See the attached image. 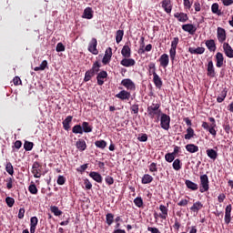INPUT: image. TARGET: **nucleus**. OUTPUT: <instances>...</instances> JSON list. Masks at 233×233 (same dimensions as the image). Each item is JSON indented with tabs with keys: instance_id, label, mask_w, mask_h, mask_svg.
Masks as SVG:
<instances>
[{
	"instance_id": "obj_1",
	"label": "nucleus",
	"mask_w": 233,
	"mask_h": 233,
	"mask_svg": "<svg viewBox=\"0 0 233 233\" xmlns=\"http://www.w3.org/2000/svg\"><path fill=\"white\" fill-rule=\"evenodd\" d=\"M147 116L151 119H154L155 116L159 117L161 116V104L152 103L151 106H147Z\"/></svg>"
},
{
	"instance_id": "obj_2",
	"label": "nucleus",
	"mask_w": 233,
	"mask_h": 233,
	"mask_svg": "<svg viewBox=\"0 0 233 233\" xmlns=\"http://www.w3.org/2000/svg\"><path fill=\"white\" fill-rule=\"evenodd\" d=\"M208 121H210V125H208L207 122H202V128H204V130H208V132H209L213 137H216V136H218V131H216L218 127L216 124V118L211 116L208 118Z\"/></svg>"
},
{
	"instance_id": "obj_3",
	"label": "nucleus",
	"mask_w": 233,
	"mask_h": 233,
	"mask_svg": "<svg viewBox=\"0 0 233 233\" xmlns=\"http://www.w3.org/2000/svg\"><path fill=\"white\" fill-rule=\"evenodd\" d=\"M200 187H199V192L203 194L204 192H208L210 188V181L208 180V176L207 175H201L200 177Z\"/></svg>"
},
{
	"instance_id": "obj_4",
	"label": "nucleus",
	"mask_w": 233,
	"mask_h": 233,
	"mask_svg": "<svg viewBox=\"0 0 233 233\" xmlns=\"http://www.w3.org/2000/svg\"><path fill=\"white\" fill-rule=\"evenodd\" d=\"M160 127L163 128V130L170 129V116L162 113L160 116Z\"/></svg>"
},
{
	"instance_id": "obj_5",
	"label": "nucleus",
	"mask_w": 233,
	"mask_h": 233,
	"mask_svg": "<svg viewBox=\"0 0 233 233\" xmlns=\"http://www.w3.org/2000/svg\"><path fill=\"white\" fill-rule=\"evenodd\" d=\"M160 214L157 215V213L154 214L155 219H157V218H160V219H167L168 218V208L165 205L159 206Z\"/></svg>"
},
{
	"instance_id": "obj_6",
	"label": "nucleus",
	"mask_w": 233,
	"mask_h": 233,
	"mask_svg": "<svg viewBox=\"0 0 233 233\" xmlns=\"http://www.w3.org/2000/svg\"><path fill=\"white\" fill-rule=\"evenodd\" d=\"M87 50H88V52L93 54V56H97V54H99V50H97V39L96 38L91 39V41L89 42Z\"/></svg>"
},
{
	"instance_id": "obj_7",
	"label": "nucleus",
	"mask_w": 233,
	"mask_h": 233,
	"mask_svg": "<svg viewBox=\"0 0 233 233\" xmlns=\"http://www.w3.org/2000/svg\"><path fill=\"white\" fill-rule=\"evenodd\" d=\"M224 221L226 225H230V221H232V205L231 204H228L225 208Z\"/></svg>"
},
{
	"instance_id": "obj_8",
	"label": "nucleus",
	"mask_w": 233,
	"mask_h": 233,
	"mask_svg": "<svg viewBox=\"0 0 233 233\" xmlns=\"http://www.w3.org/2000/svg\"><path fill=\"white\" fill-rule=\"evenodd\" d=\"M217 37L218 43H225L227 41V31L223 27L217 28Z\"/></svg>"
},
{
	"instance_id": "obj_9",
	"label": "nucleus",
	"mask_w": 233,
	"mask_h": 233,
	"mask_svg": "<svg viewBox=\"0 0 233 233\" xmlns=\"http://www.w3.org/2000/svg\"><path fill=\"white\" fill-rule=\"evenodd\" d=\"M106 77H108V73H106V71H105V70L100 71L97 74L96 83H97L98 86H103V85H105V79H106Z\"/></svg>"
},
{
	"instance_id": "obj_10",
	"label": "nucleus",
	"mask_w": 233,
	"mask_h": 233,
	"mask_svg": "<svg viewBox=\"0 0 233 233\" xmlns=\"http://www.w3.org/2000/svg\"><path fill=\"white\" fill-rule=\"evenodd\" d=\"M121 85L127 90H136V84L130 78H125L121 81Z\"/></svg>"
},
{
	"instance_id": "obj_11",
	"label": "nucleus",
	"mask_w": 233,
	"mask_h": 233,
	"mask_svg": "<svg viewBox=\"0 0 233 233\" xmlns=\"http://www.w3.org/2000/svg\"><path fill=\"white\" fill-rule=\"evenodd\" d=\"M32 174L34 175V177L39 178L41 177V164L37 161L34 162L32 167Z\"/></svg>"
},
{
	"instance_id": "obj_12",
	"label": "nucleus",
	"mask_w": 233,
	"mask_h": 233,
	"mask_svg": "<svg viewBox=\"0 0 233 233\" xmlns=\"http://www.w3.org/2000/svg\"><path fill=\"white\" fill-rule=\"evenodd\" d=\"M120 65L122 66H126L127 68H130V66H136V60L130 57H124L120 61Z\"/></svg>"
},
{
	"instance_id": "obj_13",
	"label": "nucleus",
	"mask_w": 233,
	"mask_h": 233,
	"mask_svg": "<svg viewBox=\"0 0 233 233\" xmlns=\"http://www.w3.org/2000/svg\"><path fill=\"white\" fill-rule=\"evenodd\" d=\"M207 76L208 77H216V68L212 60H209L208 63Z\"/></svg>"
},
{
	"instance_id": "obj_14",
	"label": "nucleus",
	"mask_w": 233,
	"mask_h": 233,
	"mask_svg": "<svg viewBox=\"0 0 233 233\" xmlns=\"http://www.w3.org/2000/svg\"><path fill=\"white\" fill-rule=\"evenodd\" d=\"M110 61H112V47H108L105 51V56L102 59V63H103V65H108V63H110Z\"/></svg>"
},
{
	"instance_id": "obj_15",
	"label": "nucleus",
	"mask_w": 233,
	"mask_h": 233,
	"mask_svg": "<svg viewBox=\"0 0 233 233\" xmlns=\"http://www.w3.org/2000/svg\"><path fill=\"white\" fill-rule=\"evenodd\" d=\"M182 30H184V32H188L190 35H194L198 30V27L192 24H186L182 25Z\"/></svg>"
},
{
	"instance_id": "obj_16",
	"label": "nucleus",
	"mask_w": 233,
	"mask_h": 233,
	"mask_svg": "<svg viewBox=\"0 0 233 233\" xmlns=\"http://www.w3.org/2000/svg\"><path fill=\"white\" fill-rule=\"evenodd\" d=\"M130 92L127 90H122L115 96V97H116L117 99H121V101H128V99H130Z\"/></svg>"
},
{
	"instance_id": "obj_17",
	"label": "nucleus",
	"mask_w": 233,
	"mask_h": 233,
	"mask_svg": "<svg viewBox=\"0 0 233 233\" xmlns=\"http://www.w3.org/2000/svg\"><path fill=\"white\" fill-rule=\"evenodd\" d=\"M162 8L166 12V14H171L172 12V1L171 0H163L161 2Z\"/></svg>"
},
{
	"instance_id": "obj_18",
	"label": "nucleus",
	"mask_w": 233,
	"mask_h": 233,
	"mask_svg": "<svg viewBox=\"0 0 233 233\" xmlns=\"http://www.w3.org/2000/svg\"><path fill=\"white\" fill-rule=\"evenodd\" d=\"M158 61L160 63V66H162L163 68H167V66H168V64L170 63V58L167 54H163L162 56H160Z\"/></svg>"
},
{
	"instance_id": "obj_19",
	"label": "nucleus",
	"mask_w": 233,
	"mask_h": 233,
	"mask_svg": "<svg viewBox=\"0 0 233 233\" xmlns=\"http://www.w3.org/2000/svg\"><path fill=\"white\" fill-rule=\"evenodd\" d=\"M174 17L177 19L179 23H187V21H188V15H187V13H175Z\"/></svg>"
},
{
	"instance_id": "obj_20",
	"label": "nucleus",
	"mask_w": 233,
	"mask_h": 233,
	"mask_svg": "<svg viewBox=\"0 0 233 233\" xmlns=\"http://www.w3.org/2000/svg\"><path fill=\"white\" fill-rule=\"evenodd\" d=\"M153 83L157 88L161 89V87L163 86V80L161 79L159 75H157V73H154L153 75Z\"/></svg>"
},
{
	"instance_id": "obj_21",
	"label": "nucleus",
	"mask_w": 233,
	"mask_h": 233,
	"mask_svg": "<svg viewBox=\"0 0 233 233\" xmlns=\"http://www.w3.org/2000/svg\"><path fill=\"white\" fill-rule=\"evenodd\" d=\"M223 49H224V52H225L227 57H229L230 59H232V57H233V49H232V46H230V44L224 43L223 44Z\"/></svg>"
},
{
	"instance_id": "obj_22",
	"label": "nucleus",
	"mask_w": 233,
	"mask_h": 233,
	"mask_svg": "<svg viewBox=\"0 0 233 233\" xmlns=\"http://www.w3.org/2000/svg\"><path fill=\"white\" fill-rule=\"evenodd\" d=\"M76 147L77 150H79V152H85V150H86V142L85 141V139L79 138L76 142Z\"/></svg>"
},
{
	"instance_id": "obj_23",
	"label": "nucleus",
	"mask_w": 233,
	"mask_h": 233,
	"mask_svg": "<svg viewBox=\"0 0 233 233\" xmlns=\"http://www.w3.org/2000/svg\"><path fill=\"white\" fill-rule=\"evenodd\" d=\"M121 55L123 56V57H131L132 49H130V46L126 44L121 50Z\"/></svg>"
},
{
	"instance_id": "obj_24",
	"label": "nucleus",
	"mask_w": 233,
	"mask_h": 233,
	"mask_svg": "<svg viewBox=\"0 0 233 233\" xmlns=\"http://www.w3.org/2000/svg\"><path fill=\"white\" fill-rule=\"evenodd\" d=\"M188 52L191 55L201 56V54H205V47H189Z\"/></svg>"
},
{
	"instance_id": "obj_25",
	"label": "nucleus",
	"mask_w": 233,
	"mask_h": 233,
	"mask_svg": "<svg viewBox=\"0 0 233 233\" xmlns=\"http://www.w3.org/2000/svg\"><path fill=\"white\" fill-rule=\"evenodd\" d=\"M216 66L217 68H221L223 66V61H225V57L223 56V53L218 52L216 54Z\"/></svg>"
},
{
	"instance_id": "obj_26",
	"label": "nucleus",
	"mask_w": 233,
	"mask_h": 233,
	"mask_svg": "<svg viewBox=\"0 0 233 233\" xmlns=\"http://www.w3.org/2000/svg\"><path fill=\"white\" fill-rule=\"evenodd\" d=\"M82 17L84 19H92V17H94V11L92 10V7H86L84 10Z\"/></svg>"
},
{
	"instance_id": "obj_27",
	"label": "nucleus",
	"mask_w": 233,
	"mask_h": 233,
	"mask_svg": "<svg viewBox=\"0 0 233 233\" xmlns=\"http://www.w3.org/2000/svg\"><path fill=\"white\" fill-rule=\"evenodd\" d=\"M227 94H228V89L227 87L223 88L218 96L217 97V103H223L225 98L227 97Z\"/></svg>"
},
{
	"instance_id": "obj_28",
	"label": "nucleus",
	"mask_w": 233,
	"mask_h": 233,
	"mask_svg": "<svg viewBox=\"0 0 233 233\" xmlns=\"http://www.w3.org/2000/svg\"><path fill=\"white\" fill-rule=\"evenodd\" d=\"M89 176L92 177V179H94V181H96V183H103V177L101 174L92 171L89 173Z\"/></svg>"
},
{
	"instance_id": "obj_29",
	"label": "nucleus",
	"mask_w": 233,
	"mask_h": 233,
	"mask_svg": "<svg viewBox=\"0 0 233 233\" xmlns=\"http://www.w3.org/2000/svg\"><path fill=\"white\" fill-rule=\"evenodd\" d=\"M206 154L209 159H212L213 161H216L218 159V151L210 148L206 150Z\"/></svg>"
},
{
	"instance_id": "obj_30",
	"label": "nucleus",
	"mask_w": 233,
	"mask_h": 233,
	"mask_svg": "<svg viewBox=\"0 0 233 233\" xmlns=\"http://www.w3.org/2000/svg\"><path fill=\"white\" fill-rule=\"evenodd\" d=\"M201 208H203V203H201V201H197L193 203V207L190 208V211L198 214Z\"/></svg>"
},
{
	"instance_id": "obj_31",
	"label": "nucleus",
	"mask_w": 233,
	"mask_h": 233,
	"mask_svg": "<svg viewBox=\"0 0 233 233\" xmlns=\"http://www.w3.org/2000/svg\"><path fill=\"white\" fill-rule=\"evenodd\" d=\"M72 119H74V116H67L66 119L62 122L63 128L66 130H70V123H72Z\"/></svg>"
},
{
	"instance_id": "obj_32",
	"label": "nucleus",
	"mask_w": 233,
	"mask_h": 233,
	"mask_svg": "<svg viewBox=\"0 0 233 233\" xmlns=\"http://www.w3.org/2000/svg\"><path fill=\"white\" fill-rule=\"evenodd\" d=\"M186 150L189 152V154H196V152H199V147L194 144H187L186 146Z\"/></svg>"
},
{
	"instance_id": "obj_33",
	"label": "nucleus",
	"mask_w": 233,
	"mask_h": 233,
	"mask_svg": "<svg viewBox=\"0 0 233 233\" xmlns=\"http://www.w3.org/2000/svg\"><path fill=\"white\" fill-rule=\"evenodd\" d=\"M206 46L209 50V52H216V41L214 39L207 40Z\"/></svg>"
},
{
	"instance_id": "obj_34",
	"label": "nucleus",
	"mask_w": 233,
	"mask_h": 233,
	"mask_svg": "<svg viewBox=\"0 0 233 233\" xmlns=\"http://www.w3.org/2000/svg\"><path fill=\"white\" fill-rule=\"evenodd\" d=\"M185 185H186L187 188H188L189 190L196 191V190H198V188H199L198 184L192 182V180L187 179L185 181Z\"/></svg>"
},
{
	"instance_id": "obj_35",
	"label": "nucleus",
	"mask_w": 233,
	"mask_h": 233,
	"mask_svg": "<svg viewBox=\"0 0 233 233\" xmlns=\"http://www.w3.org/2000/svg\"><path fill=\"white\" fill-rule=\"evenodd\" d=\"M81 127L83 133L85 132L86 134H90V132H92L94 129V127L88 122H83Z\"/></svg>"
},
{
	"instance_id": "obj_36",
	"label": "nucleus",
	"mask_w": 233,
	"mask_h": 233,
	"mask_svg": "<svg viewBox=\"0 0 233 233\" xmlns=\"http://www.w3.org/2000/svg\"><path fill=\"white\" fill-rule=\"evenodd\" d=\"M94 76H96V74L91 69L87 70L85 74L84 83H88V81H90Z\"/></svg>"
},
{
	"instance_id": "obj_37",
	"label": "nucleus",
	"mask_w": 233,
	"mask_h": 233,
	"mask_svg": "<svg viewBox=\"0 0 233 233\" xmlns=\"http://www.w3.org/2000/svg\"><path fill=\"white\" fill-rule=\"evenodd\" d=\"M123 35H125V31L124 30H117L116 34V42L117 45L123 41Z\"/></svg>"
},
{
	"instance_id": "obj_38",
	"label": "nucleus",
	"mask_w": 233,
	"mask_h": 233,
	"mask_svg": "<svg viewBox=\"0 0 233 233\" xmlns=\"http://www.w3.org/2000/svg\"><path fill=\"white\" fill-rule=\"evenodd\" d=\"M192 137H196V133L194 132V128L188 127L185 135V139H192Z\"/></svg>"
},
{
	"instance_id": "obj_39",
	"label": "nucleus",
	"mask_w": 233,
	"mask_h": 233,
	"mask_svg": "<svg viewBox=\"0 0 233 233\" xmlns=\"http://www.w3.org/2000/svg\"><path fill=\"white\" fill-rule=\"evenodd\" d=\"M152 181H154V177H152V176H150L149 174H146L142 177L143 185H148V183H152Z\"/></svg>"
},
{
	"instance_id": "obj_40",
	"label": "nucleus",
	"mask_w": 233,
	"mask_h": 233,
	"mask_svg": "<svg viewBox=\"0 0 233 233\" xmlns=\"http://www.w3.org/2000/svg\"><path fill=\"white\" fill-rule=\"evenodd\" d=\"M211 12L212 14H217V15H221V10H219V4L214 3L211 5Z\"/></svg>"
},
{
	"instance_id": "obj_41",
	"label": "nucleus",
	"mask_w": 233,
	"mask_h": 233,
	"mask_svg": "<svg viewBox=\"0 0 233 233\" xmlns=\"http://www.w3.org/2000/svg\"><path fill=\"white\" fill-rule=\"evenodd\" d=\"M50 210L54 214V216H56V217L63 216V211H61L59 208L56 206H51Z\"/></svg>"
},
{
	"instance_id": "obj_42",
	"label": "nucleus",
	"mask_w": 233,
	"mask_h": 233,
	"mask_svg": "<svg viewBox=\"0 0 233 233\" xmlns=\"http://www.w3.org/2000/svg\"><path fill=\"white\" fill-rule=\"evenodd\" d=\"M106 223L108 225V227H111V225L114 223V214L107 213L106 215Z\"/></svg>"
},
{
	"instance_id": "obj_43",
	"label": "nucleus",
	"mask_w": 233,
	"mask_h": 233,
	"mask_svg": "<svg viewBox=\"0 0 233 233\" xmlns=\"http://www.w3.org/2000/svg\"><path fill=\"white\" fill-rule=\"evenodd\" d=\"M100 68H101V63H99V61H96L95 63H93L91 70L96 75L97 74V72H99Z\"/></svg>"
},
{
	"instance_id": "obj_44",
	"label": "nucleus",
	"mask_w": 233,
	"mask_h": 233,
	"mask_svg": "<svg viewBox=\"0 0 233 233\" xmlns=\"http://www.w3.org/2000/svg\"><path fill=\"white\" fill-rule=\"evenodd\" d=\"M73 134H80L83 135V127L81 125H75L72 128Z\"/></svg>"
},
{
	"instance_id": "obj_45",
	"label": "nucleus",
	"mask_w": 233,
	"mask_h": 233,
	"mask_svg": "<svg viewBox=\"0 0 233 233\" xmlns=\"http://www.w3.org/2000/svg\"><path fill=\"white\" fill-rule=\"evenodd\" d=\"M95 145L97 148H101L102 150L106 148V141L105 140H97L95 142Z\"/></svg>"
},
{
	"instance_id": "obj_46",
	"label": "nucleus",
	"mask_w": 233,
	"mask_h": 233,
	"mask_svg": "<svg viewBox=\"0 0 233 233\" xmlns=\"http://www.w3.org/2000/svg\"><path fill=\"white\" fill-rule=\"evenodd\" d=\"M5 203L7 207H9V208H12V207H14V205L15 204V199L12 197H6Z\"/></svg>"
},
{
	"instance_id": "obj_47",
	"label": "nucleus",
	"mask_w": 233,
	"mask_h": 233,
	"mask_svg": "<svg viewBox=\"0 0 233 233\" xmlns=\"http://www.w3.org/2000/svg\"><path fill=\"white\" fill-rule=\"evenodd\" d=\"M173 168L174 170H181V160L179 158H177L173 162Z\"/></svg>"
},
{
	"instance_id": "obj_48",
	"label": "nucleus",
	"mask_w": 233,
	"mask_h": 233,
	"mask_svg": "<svg viewBox=\"0 0 233 233\" xmlns=\"http://www.w3.org/2000/svg\"><path fill=\"white\" fill-rule=\"evenodd\" d=\"M24 148L25 152H30L34 148V142L25 141L24 144Z\"/></svg>"
},
{
	"instance_id": "obj_49",
	"label": "nucleus",
	"mask_w": 233,
	"mask_h": 233,
	"mask_svg": "<svg viewBox=\"0 0 233 233\" xmlns=\"http://www.w3.org/2000/svg\"><path fill=\"white\" fill-rule=\"evenodd\" d=\"M176 50H177V47H170L169 49V56H170L171 61H176V54H177Z\"/></svg>"
},
{
	"instance_id": "obj_50",
	"label": "nucleus",
	"mask_w": 233,
	"mask_h": 233,
	"mask_svg": "<svg viewBox=\"0 0 233 233\" xmlns=\"http://www.w3.org/2000/svg\"><path fill=\"white\" fill-rule=\"evenodd\" d=\"M5 181L7 190H12V188H14V178L8 177Z\"/></svg>"
},
{
	"instance_id": "obj_51",
	"label": "nucleus",
	"mask_w": 233,
	"mask_h": 233,
	"mask_svg": "<svg viewBox=\"0 0 233 233\" xmlns=\"http://www.w3.org/2000/svg\"><path fill=\"white\" fill-rule=\"evenodd\" d=\"M134 204L136 205V207H137L138 208H141V207H143V198L141 197H137L134 199Z\"/></svg>"
},
{
	"instance_id": "obj_52",
	"label": "nucleus",
	"mask_w": 233,
	"mask_h": 233,
	"mask_svg": "<svg viewBox=\"0 0 233 233\" xmlns=\"http://www.w3.org/2000/svg\"><path fill=\"white\" fill-rule=\"evenodd\" d=\"M152 50V45L148 44L146 47L139 48L138 54H145L146 52H150Z\"/></svg>"
},
{
	"instance_id": "obj_53",
	"label": "nucleus",
	"mask_w": 233,
	"mask_h": 233,
	"mask_svg": "<svg viewBox=\"0 0 233 233\" xmlns=\"http://www.w3.org/2000/svg\"><path fill=\"white\" fill-rule=\"evenodd\" d=\"M5 170L7 174H9L10 176H14V166H12V163L9 162L6 164Z\"/></svg>"
},
{
	"instance_id": "obj_54",
	"label": "nucleus",
	"mask_w": 233,
	"mask_h": 233,
	"mask_svg": "<svg viewBox=\"0 0 233 233\" xmlns=\"http://www.w3.org/2000/svg\"><path fill=\"white\" fill-rule=\"evenodd\" d=\"M149 76H154L156 74V64L154 62L149 63L148 65Z\"/></svg>"
},
{
	"instance_id": "obj_55",
	"label": "nucleus",
	"mask_w": 233,
	"mask_h": 233,
	"mask_svg": "<svg viewBox=\"0 0 233 233\" xmlns=\"http://www.w3.org/2000/svg\"><path fill=\"white\" fill-rule=\"evenodd\" d=\"M28 191L30 192V194H37L38 190H37V187L35 186V184H31L28 187Z\"/></svg>"
},
{
	"instance_id": "obj_56",
	"label": "nucleus",
	"mask_w": 233,
	"mask_h": 233,
	"mask_svg": "<svg viewBox=\"0 0 233 233\" xmlns=\"http://www.w3.org/2000/svg\"><path fill=\"white\" fill-rule=\"evenodd\" d=\"M137 139L141 143H146V141H148V136L147 134H140L138 135Z\"/></svg>"
},
{
	"instance_id": "obj_57",
	"label": "nucleus",
	"mask_w": 233,
	"mask_h": 233,
	"mask_svg": "<svg viewBox=\"0 0 233 233\" xmlns=\"http://www.w3.org/2000/svg\"><path fill=\"white\" fill-rule=\"evenodd\" d=\"M37 223H39L37 217H32L30 218V227H37Z\"/></svg>"
},
{
	"instance_id": "obj_58",
	"label": "nucleus",
	"mask_w": 233,
	"mask_h": 233,
	"mask_svg": "<svg viewBox=\"0 0 233 233\" xmlns=\"http://www.w3.org/2000/svg\"><path fill=\"white\" fill-rule=\"evenodd\" d=\"M149 172H157V164L156 162H152L149 165Z\"/></svg>"
},
{
	"instance_id": "obj_59",
	"label": "nucleus",
	"mask_w": 233,
	"mask_h": 233,
	"mask_svg": "<svg viewBox=\"0 0 233 233\" xmlns=\"http://www.w3.org/2000/svg\"><path fill=\"white\" fill-rule=\"evenodd\" d=\"M222 127L226 134H230V130H232V127H230V124L228 122H226Z\"/></svg>"
},
{
	"instance_id": "obj_60",
	"label": "nucleus",
	"mask_w": 233,
	"mask_h": 233,
	"mask_svg": "<svg viewBox=\"0 0 233 233\" xmlns=\"http://www.w3.org/2000/svg\"><path fill=\"white\" fill-rule=\"evenodd\" d=\"M56 183L57 185H65V183H66V178L63 176H58Z\"/></svg>"
},
{
	"instance_id": "obj_61",
	"label": "nucleus",
	"mask_w": 233,
	"mask_h": 233,
	"mask_svg": "<svg viewBox=\"0 0 233 233\" xmlns=\"http://www.w3.org/2000/svg\"><path fill=\"white\" fill-rule=\"evenodd\" d=\"M131 112L133 114H139V105L135 104V105L131 106Z\"/></svg>"
},
{
	"instance_id": "obj_62",
	"label": "nucleus",
	"mask_w": 233,
	"mask_h": 233,
	"mask_svg": "<svg viewBox=\"0 0 233 233\" xmlns=\"http://www.w3.org/2000/svg\"><path fill=\"white\" fill-rule=\"evenodd\" d=\"M56 52H65V45L63 43H58L56 47Z\"/></svg>"
},
{
	"instance_id": "obj_63",
	"label": "nucleus",
	"mask_w": 233,
	"mask_h": 233,
	"mask_svg": "<svg viewBox=\"0 0 233 233\" xmlns=\"http://www.w3.org/2000/svg\"><path fill=\"white\" fill-rule=\"evenodd\" d=\"M165 159L166 161H167V163H172V161H174V156L173 155H170V153H167L165 155Z\"/></svg>"
},
{
	"instance_id": "obj_64",
	"label": "nucleus",
	"mask_w": 233,
	"mask_h": 233,
	"mask_svg": "<svg viewBox=\"0 0 233 233\" xmlns=\"http://www.w3.org/2000/svg\"><path fill=\"white\" fill-rule=\"evenodd\" d=\"M105 181H106V185L110 186L114 183V177H112L110 176H106L105 177Z\"/></svg>"
}]
</instances>
